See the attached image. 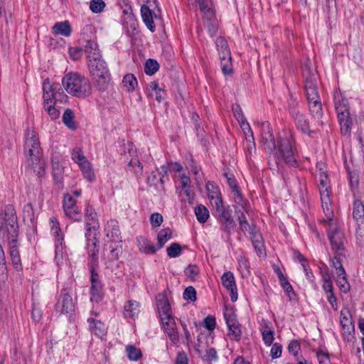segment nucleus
Masks as SVG:
<instances>
[{
	"label": "nucleus",
	"instance_id": "nucleus-1",
	"mask_svg": "<svg viewBox=\"0 0 364 364\" xmlns=\"http://www.w3.org/2000/svg\"><path fill=\"white\" fill-rule=\"evenodd\" d=\"M26 153L29 156L28 165L39 177H43L46 173V162L41 159V149L40 142L36 138V132L32 129H28L26 133L25 141Z\"/></svg>",
	"mask_w": 364,
	"mask_h": 364
},
{
	"label": "nucleus",
	"instance_id": "nucleus-2",
	"mask_svg": "<svg viewBox=\"0 0 364 364\" xmlns=\"http://www.w3.org/2000/svg\"><path fill=\"white\" fill-rule=\"evenodd\" d=\"M62 83L65 90L75 97H86L92 93V85L89 80L80 74H67L62 79Z\"/></svg>",
	"mask_w": 364,
	"mask_h": 364
},
{
	"label": "nucleus",
	"instance_id": "nucleus-3",
	"mask_svg": "<svg viewBox=\"0 0 364 364\" xmlns=\"http://www.w3.org/2000/svg\"><path fill=\"white\" fill-rule=\"evenodd\" d=\"M90 73L92 77L95 87L100 91L104 92L110 81V73L102 57L97 58L88 62Z\"/></svg>",
	"mask_w": 364,
	"mask_h": 364
},
{
	"label": "nucleus",
	"instance_id": "nucleus-4",
	"mask_svg": "<svg viewBox=\"0 0 364 364\" xmlns=\"http://www.w3.org/2000/svg\"><path fill=\"white\" fill-rule=\"evenodd\" d=\"M334 102L341 131L343 134L349 136L353 121L350 117L348 100L343 97L339 91L334 94Z\"/></svg>",
	"mask_w": 364,
	"mask_h": 364
},
{
	"label": "nucleus",
	"instance_id": "nucleus-5",
	"mask_svg": "<svg viewBox=\"0 0 364 364\" xmlns=\"http://www.w3.org/2000/svg\"><path fill=\"white\" fill-rule=\"evenodd\" d=\"M0 234L7 239L9 236L18 235L17 216L13 205H6L0 214Z\"/></svg>",
	"mask_w": 364,
	"mask_h": 364
},
{
	"label": "nucleus",
	"instance_id": "nucleus-6",
	"mask_svg": "<svg viewBox=\"0 0 364 364\" xmlns=\"http://www.w3.org/2000/svg\"><path fill=\"white\" fill-rule=\"evenodd\" d=\"M296 149L294 146L292 136L280 138L277 141V151L276 156L277 160H283L286 164L295 167L297 165L295 159Z\"/></svg>",
	"mask_w": 364,
	"mask_h": 364
},
{
	"label": "nucleus",
	"instance_id": "nucleus-7",
	"mask_svg": "<svg viewBox=\"0 0 364 364\" xmlns=\"http://www.w3.org/2000/svg\"><path fill=\"white\" fill-rule=\"evenodd\" d=\"M122 253V245L116 242H111L107 245L104 248V258L105 260L106 268L109 269L114 274L119 273V269L122 264L119 262V256Z\"/></svg>",
	"mask_w": 364,
	"mask_h": 364
},
{
	"label": "nucleus",
	"instance_id": "nucleus-8",
	"mask_svg": "<svg viewBox=\"0 0 364 364\" xmlns=\"http://www.w3.org/2000/svg\"><path fill=\"white\" fill-rule=\"evenodd\" d=\"M289 113L293 119L296 128L302 133L310 136L314 132L311 130L309 122L306 115L302 113L297 107V100L291 96L289 102Z\"/></svg>",
	"mask_w": 364,
	"mask_h": 364
},
{
	"label": "nucleus",
	"instance_id": "nucleus-9",
	"mask_svg": "<svg viewBox=\"0 0 364 364\" xmlns=\"http://www.w3.org/2000/svg\"><path fill=\"white\" fill-rule=\"evenodd\" d=\"M326 227L328 228V237L333 251H334L335 254H337L338 255H344L346 253V249L344 247L346 239L343 233L336 228L334 223L331 227L328 225H326Z\"/></svg>",
	"mask_w": 364,
	"mask_h": 364
},
{
	"label": "nucleus",
	"instance_id": "nucleus-10",
	"mask_svg": "<svg viewBox=\"0 0 364 364\" xmlns=\"http://www.w3.org/2000/svg\"><path fill=\"white\" fill-rule=\"evenodd\" d=\"M304 77V88L307 100L320 99L318 91L316 76L309 69H306L303 73Z\"/></svg>",
	"mask_w": 364,
	"mask_h": 364
},
{
	"label": "nucleus",
	"instance_id": "nucleus-11",
	"mask_svg": "<svg viewBox=\"0 0 364 364\" xmlns=\"http://www.w3.org/2000/svg\"><path fill=\"white\" fill-rule=\"evenodd\" d=\"M55 307L60 314H71L75 311V304L68 289L61 290Z\"/></svg>",
	"mask_w": 364,
	"mask_h": 364
},
{
	"label": "nucleus",
	"instance_id": "nucleus-12",
	"mask_svg": "<svg viewBox=\"0 0 364 364\" xmlns=\"http://www.w3.org/2000/svg\"><path fill=\"white\" fill-rule=\"evenodd\" d=\"M224 317L228 328V336L232 340L239 341L241 337L240 324L236 319V315L232 309L224 313Z\"/></svg>",
	"mask_w": 364,
	"mask_h": 364
},
{
	"label": "nucleus",
	"instance_id": "nucleus-13",
	"mask_svg": "<svg viewBox=\"0 0 364 364\" xmlns=\"http://www.w3.org/2000/svg\"><path fill=\"white\" fill-rule=\"evenodd\" d=\"M90 299L92 301L99 302L104 296L103 286L99 279V274L95 269H90Z\"/></svg>",
	"mask_w": 364,
	"mask_h": 364
},
{
	"label": "nucleus",
	"instance_id": "nucleus-14",
	"mask_svg": "<svg viewBox=\"0 0 364 364\" xmlns=\"http://www.w3.org/2000/svg\"><path fill=\"white\" fill-rule=\"evenodd\" d=\"M44 106L46 105L55 104L53 100L55 95L61 90V86L59 83L51 84L48 79H46L43 84Z\"/></svg>",
	"mask_w": 364,
	"mask_h": 364
},
{
	"label": "nucleus",
	"instance_id": "nucleus-15",
	"mask_svg": "<svg viewBox=\"0 0 364 364\" xmlns=\"http://www.w3.org/2000/svg\"><path fill=\"white\" fill-rule=\"evenodd\" d=\"M63 209L65 215L69 218L75 220L81 219L82 213L76 206L75 200L68 194L65 195L64 197Z\"/></svg>",
	"mask_w": 364,
	"mask_h": 364
},
{
	"label": "nucleus",
	"instance_id": "nucleus-16",
	"mask_svg": "<svg viewBox=\"0 0 364 364\" xmlns=\"http://www.w3.org/2000/svg\"><path fill=\"white\" fill-rule=\"evenodd\" d=\"M88 243H87V250H88V255L90 258V269H95V268L98 265V257L97 254L99 252V248H100V242L97 239H96L95 237H94L92 239L88 238Z\"/></svg>",
	"mask_w": 364,
	"mask_h": 364
},
{
	"label": "nucleus",
	"instance_id": "nucleus-17",
	"mask_svg": "<svg viewBox=\"0 0 364 364\" xmlns=\"http://www.w3.org/2000/svg\"><path fill=\"white\" fill-rule=\"evenodd\" d=\"M353 217L355 220L357 226L358 232L360 234L364 232V205L360 200L354 201L353 208Z\"/></svg>",
	"mask_w": 364,
	"mask_h": 364
},
{
	"label": "nucleus",
	"instance_id": "nucleus-18",
	"mask_svg": "<svg viewBox=\"0 0 364 364\" xmlns=\"http://www.w3.org/2000/svg\"><path fill=\"white\" fill-rule=\"evenodd\" d=\"M203 13V21L205 27L211 36L216 34L218 31V21L215 16V13L213 9L208 7V9L201 11Z\"/></svg>",
	"mask_w": 364,
	"mask_h": 364
},
{
	"label": "nucleus",
	"instance_id": "nucleus-19",
	"mask_svg": "<svg viewBox=\"0 0 364 364\" xmlns=\"http://www.w3.org/2000/svg\"><path fill=\"white\" fill-rule=\"evenodd\" d=\"M224 176L227 178L228 183L230 188L231 189V192L233 195V198L235 203L237 205L241 206L245 211H247L246 202L239 190V187L235 179L233 177H229L226 173H224Z\"/></svg>",
	"mask_w": 364,
	"mask_h": 364
},
{
	"label": "nucleus",
	"instance_id": "nucleus-20",
	"mask_svg": "<svg viewBox=\"0 0 364 364\" xmlns=\"http://www.w3.org/2000/svg\"><path fill=\"white\" fill-rule=\"evenodd\" d=\"M221 281L223 285L230 291L231 301H237V292L233 274L231 272H225L221 277Z\"/></svg>",
	"mask_w": 364,
	"mask_h": 364
},
{
	"label": "nucleus",
	"instance_id": "nucleus-21",
	"mask_svg": "<svg viewBox=\"0 0 364 364\" xmlns=\"http://www.w3.org/2000/svg\"><path fill=\"white\" fill-rule=\"evenodd\" d=\"M85 215L87 227V232L85 234V236L90 237L92 230L96 231L97 229L99 228V223L97 218V213L92 207L88 205L86 208Z\"/></svg>",
	"mask_w": 364,
	"mask_h": 364
},
{
	"label": "nucleus",
	"instance_id": "nucleus-22",
	"mask_svg": "<svg viewBox=\"0 0 364 364\" xmlns=\"http://www.w3.org/2000/svg\"><path fill=\"white\" fill-rule=\"evenodd\" d=\"M83 50L86 54L88 62L94 59L96 60L97 58L102 57L98 44L93 39L85 40V45L84 46Z\"/></svg>",
	"mask_w": 364,
	"mask_h": 364
},
{
	"label": "nucleus",
	"instance_id": "nucleus-23",
	"mask_svg": "<svg viewBox=\"0 0 364 364\" xmlns=\"http://www.w3.org/2000/svg\"><path fill=\"white\" fill-rule=\"evenodd\" d=\"M50 221L53 223V235L55 237V259H58L59 257H63V236L60 228L55 227V225H58V223L52 218H50Z\"/></svg>",
	"mask_w": 364,
	"mask_h": 364
},
{
	"label": "nucleus",
	"instance_id": "nucleus-24",
	"mask_svg": "<svg viewBox=\"0 0 364 364\" xmlns=\"http://www.w3.org/2000/svg\"><path fill=\"white\" fill-rule=\"evenodd\" d=\"M330 194L331 193H325L321 194V205L323 210V212L325 213L326 220H328L326 222V225L331 227L333 225V212L331 206V200H330Z\"/></svg>",
	"mask_w": 364,
	"mask_h": 364
},
{
	"label": "nucleus",
	"instance_id": "nucleus-25",
	"mask_svg": "<svg viewBox=\"0 0 364 364\" xmlns=\"http://www.w3.org/2000/svg\"><path fill=\"white\" fill-rule=\"evenodd\" d=\"M262 139L264 144L269 149H275L277 146L269 124L268 122L263 123L262 124Z\"/></svg>",
	"mask_w": 364,
	"mask_h": 364
},
{
	"label": "nucleus",
	"instance_id": "nucleus-26",
	"mask_svg": "<svg viewBox=\"0 0 364 364\" xmlns=\"http://www.w3.org/2000/svg\"><path fill=\"white\" fill-rule=\"evenodd\" d=\"M87 322L89 323V329L97 336L102 338L107 333V328L100 320L89 318Z\"/></svg>",
	"mask_w": 364,
	"mask_h": 364
},
{
	"label": "nucleus",
	"instance_id": "nucleus-27",
	"mask_svg": "<svg viewBox=\"0 0 364 364\" xmlns=\"http://www.w3.org/2000/svg\"><path fill=\"white\" fill-rule=\"evenodd\" d=\"M157 308L159 309L161 320L164 323L166 319L172 318L170 304L164 296L157 300Z\"/></svg>",
	"mask_w": 364,
	"mask_h": 364
},
{
	"label": "nucleus",
	"instance_id": "nucleus-28",
	"mask_svg": "<svg viewBox=\"0 0 364 364\" xmlns=\"http://www.w3.org/2000/svg\"><path fill=\"white\" fill-rule=\"evenodd\" d=\"M212 205L215 208V215L219 221H222L232 215V210L230 209L229 206L225 207L223 205L222 199H217L215 204Z\"/></svg>",
	"mask_w": 364,
	"mask_h": 364
},
{
	"label": "nucleus",
	"instance_id": "nucleus-29",
	"mask_svg": "<svg viewBox=\"0 0 364 364\" xmlns=\"http://www.w3.org/2000/svg\"><path fill=\"white\" fill-rule=\"evenodd\" d=\"M138 301L134 300L128 301L124 306V317L134 318L140 311Z\"/></svg>",
	"mask_w": 364,
	"mask_h": 364
},
{
	"label": "nucleus",
	"instance_id": "nucleus-30",
	"mask_svg": "<svg viewBox=\"0 0 364 364\" xmlns=\"http://www.w3.org/2000/svg\"><path fill=\"white\" fill-rule=\"evenodd\" d=\"M232 112L237 121L240 122L241 127L243 131L247 130L248 133H250V137L252 139V131L250 127V124L246 121L242 109L239 105H232Z\"/></svg>",
	"mask_w": 364,
	"mask_h": 364
},
{
	"label": "nucleus",
	"instance_id": "nucleus-31",
	"mask_svg": "<svg viewBox=\"0 0 364 364\" xmlns=\"http://www.w3.org/2000/svg\"><path fill=\"white\" fill-rule=\"evenodd\" d=\"M141 15L146 27L149 29L150 31L154 32L155 31V24L153 21L152 11L149 6L146 5H142L141 7Z\"/></svg>",
	"mask_w": 364,
	"mask_h": 364
},
{
	"label": "nucleus",
	"instance_id": "nucleus-32",
	"mask_svg": "<svg viewBox=\"0 0 364 364\" xmlns=\"http://www.w3.org/2000/svg\"><path fill=\"white\" fill-rule=\"evenodd\" d=\"M71 26L68 21L56 23L53 26V32L55 35L69 36L71 33Z\"/></svg>",
	"mask_w": 364,
	"mask_h": 364
},
{
	"label": "nucleus",
	"instance_id": "nucleus-33",
	"mask_svg": "<svg viewBox=\"0 0 364 364\" xmlns=\"http://www.w3.org/2000/svg\"><path fill=\"white\" fill-rule=\"evenodd\" d=\"M252 242L257 253L260 256L265 255V248L263 243L262 235L256 232L251 235Z\"/></svg>",
	"mask_w": 364,
	"mask_h": 364
},
{
	"label": "nucleus",
	"instance_id": "nucleus-34",
	"mask_svg": "<svg viewBox=\"0 0 364 364\" xmlns=\"http://www.w3.org/2000/svg\"><path fill=\"white\" fill-rule=\"evenodd\" d=\"M309 110L314 118L320 119L323 114L322 105L320 99L309 100Z\"/></svg>",
	"mask_w": 364,
	"mask_h": 364
},
{
	"label": "nucleus",
	"instance_id": "nucleus-35",
	"mask_svg": "<svg viewBox=\"0 0 364 364\" xmlns=\"http://www.w3.org/2000/svg\"><path fill=\"white\" fill-rule=\"evenodd\" d=\"M205 187L208 191V198L210 200L212 205L215 204L217 199H222L218 188L215 186L213 182L208 181L206 183Z\"/></svg>",
	"mask_w": 364,
	"mask_h": 364
},
{
	"label": "nucleus",
	"instance_id": "nucleus-36",
	"mask_svg": "<svg viewBox=\"0 0 364 364\" xmlns=\"http://www.w3.org/2000/svg\"><path fill=\"white\" fill-rule=\"evenodd\" d=\"M318 189L320 195L325 193H331L329 180L327 174L324 171L319 172V184Z\"/></svg>",
	"mask_w": 364,
	"mask_h": 364
},
{
	"label": "nucleus",
	"instance_id": "nucleus-37",
	"mask_svg": "<svg viewBox=\"0 0 364 364\" xmlns=\"http://www.w3.org/2000/svg\"><path fill=\"white\" fill-rule=\"evenodd\" d=\"M74 117V112L70 109H65L62 117L63 122L71 130H75L77 128Z\"/></svg>",
	"mask_w": 364,
	"mask_h": 364
},
{
	"label": "nucleus",
	"instance_id": "nucleus-38",
	"mask_svg": "<svg viewBox=\"0 0 364 364\" xmlns=\"http://www.w3.org/2000/svg\"><path fill=\"white\" fill-rule=\"evenodd\" d=\"M139 250L146 254H154L156 251L154 245L146 238L141 237L139 240Z\"/></svg>",
	"mask_w": 364,
	"mask_h": 364
},
{
	"label": "nucleus",
	"instance_id": "nucleus-39",
	"mask_svg": "<svg viewBox=\"0 0 364 364\" xmlns=\"http://www.w3.org/2000/svg\"><path fill=\"white\" fill-rule=\"evenodd\" d=\"M215 45L219 52V55L221 54L222 55H225V57H229L230 51L228 48V42L225 38L222 36L218 37L215 41Z\"/></svg>",
	"mask_w": 364,
	"mask_h": 364
},
{
	"label": "nucleus",
	"instance_id": "nucleus-40",
	"mask_svg": "<svg viewBox=\"0 0 364 364\" xmlns=\"http://www.w3.org/2000/svg\"><path fill=\"white\" fill-rule=\"evenodd\" d=\"M123 86L128 92L134 91L137 86V80L133 74H127L124 75L122 80Z\"/></svg>",
	"mask_w": 364,
	"mask_h": 364
},
{
	"label": "nucleus",
	"instance_id": "nucleus-41",
	"mask_svg": "<svg viewBox=\"0 0 364 364\" xmlns=\"http://www.w3.org/2000/svg\"><path fill=\"white\" fill-rule=\"evenodd\" d=\"M81 168V171L85 176L88 181H91L95 178V174L92 166L87 159L84 160L82 163L78 164Z\"/></svg>",
	"mask_w": 364,
	"mask_h": 364
},
{
	"label": "nucleus",
	"instance_id": "nucleus-42",
	"mask_svg": "<svg viewBox=\"0 0 364 364\" xmlns=\"http://www.w3.org/2000/svg\"><path fill=\"white\" fill-rule=\"evenodd\" d=\"M195 214L197 220L201 223H205L209 218V211L203 205H198L195 208Z\"/></svg>",
	"mask_w": 364,
	"mask_h": 364
},
{
	"label": "nucleus",
	"instance_id": "nucleus-43",
	"mask_svg": "<svg viewBox=\"0 0 364 364\" xmlns=\"http://www.w3.org/2000/svg\"><path fill=\"white\" fill-rule=\"evenodd\" d=\"M220 59L221 60V68L222 72L224 75H232V65L231 63V55L225 57L220 54Z\"/></svg>",
	"mask_w": 364,
	"mask_h": 364
},
{
	"label": "nucleus",
	"instance_id": "nucleus-44",
	"mask_svg": "<svg viewBox=\"0 0 364 364\" xmlns=\"http://www.w3.org/2000/svg\"><path fill=\"white\" fill-rule=\"evenodd\" d=\"M7 240L9 247V254L11 259L14 257H20L17 245L18 236H9Z\"/></svg>",
	"mask_w": 364,
	"mask_h": 364
},
{
	"label": "nucleus",
	"instance_id": "nucleus-45",
	"mask_svg": "<svg viewBox=\"0 0 364 364\" xmlns=\"http://www.w3.org/2000/svg\"><path fill=\"white\" fill-rule=\"evenodd\" d=\"M172 231L170 228H164L159 231L158 234V243L159 245V248H161L164 244L171 238Z\"/></svg>",
	"mask_w": 364,
	"mask_h": 364
},
{
	"label": "nucleus",
	"instance_id": "nucleus-46",
	"mask_svg": "<svg viewBox=\"0 0 364 364\" xmlns=\"http://www.w3.org/2000/svg\"><path fill=\"white\" fill-rule=\"evenodd\" d=\"M159 68V64L156 60L148 59L144 65V72L146 75H154Z\"/></svg>",
	"mask_w": 364,
	"mask_h": 364
},
{
	"label": "nucleus",
	"instance_id": "nucleus-47",
	"mask_svg": "<svg viewBox=\"0 0 364 364\" xmlns=\"http://www.w3.org/2000/svg\"><path fill=\"white\" fill-rule=\"evenodd\" d=\"M346 254L343 255V257H345ZM342 255H338L336 254L334 257L332 259V263L333 267L336 269V274H337V277H340L341 275H346V272L344 270V268L342 266V262L341 258Z\"/></svg>",
	"mask_w": 364,
	"mask_h": 364
},
{
	"label": "nucleus",
	"instance_id": "nucleus-48",
	"mask_svg": "<svg viewBox=\"0 0 364 364\" xmlns=\"http://www.w3.org/2000/svg\"><path fill=\"white\" fill-rule=\"evenodd\" d=\"M127 356L131 360H138L142 357L141 351L135 346L129 345L126 347Z\"/></svg>",
	"mask_w": 364,
	"mask_h": 364
},
{
	"label": "nucleus",
	"instance_id": "nucleus-49",
	"mask_svg": "<svg viewBox=\"0 0 364 364\" xmlns=\"http://www.w3.org/2000/svg\"><path fill=\"white\" fill-rule=\"evenodd\" d=\"M220 223L223 225L224 231L226 232L228 235L231 234L232 231L236 226V223L232 215L223 220L222 221H220Z\"/></svg>",
	"mask_w": 364,
	"mask_h": 364
},
{
	"label": "nucleus",
	"instance_id": "nucleus-50",
	"mask_svg": "<svg viewBox=\"0 0 364 364\" xmlns=\"http://www.w3.org/2000/svg\"><path fill=\"white\" fill-rule=\"evenodd\" d=\"M201 358L205 361L216 360L218 359V353L215 348H208L205 350V354L202 355L200 350H198Z\"/></svg>",
	"mask_w": 364,
	"mask_h": 364
},
{
	"label": "nucleus",
	"instance_id": "nucleus-51",
	"mask_svg": "<svg viewBox=\"0 0 364 364\" xmlns=\"http://www.w3.org/2000/svg\"><path fill=\"white\" fill-rule=\"evenodd\" d=\"M128 165L129 167H132L131 170L136 177L141 176L143 173V168L141 164L137 159H131Z\"/></svg>",
	"mask_w": 364,
	"mask_h": 364
},
{
	"label": "nucleus",
	"instance_id": "nucleus-52",
	"mask_svg": "<svg viewBox=\"0 0 364 364\" xmlns=\"http://www.w3.org/2000/svg\"><path fill=\"white\" fill-rule=\"evenodd\" d=\"M182 249L178 242L172 243L169 247H167L166 252L169 257H176L181 253Z\"/></svg>",
	"mask_w": 364,
	"mask_h": 364
},
{
	"label": "nucleus",
	"instance_id": "nucleus-53",
	"mask_svg": "<svg viewBox=\"0 0 364 364\" xmlns=\"http://www.w3.org/2000/svg\"><path fill=\"white\" fill-rule=\"evenodd\" d=\"M199 272V267L193 264L188 265L184 270L186 276L193 280H195L198 277Z\"/></svg>",
	"mask_w": 364,
	"mask_h": 364
},
{
	"label": "nucleus",
	"instance_id": "nucleus-54",
	"mask_svg": "<svg viewBox=\"0 0 364 364\" xmlns=\"http://www.w3.org/2000/svg\"><path fill=\"white\" fill-rule=\"evenodd\" d=\"M105 7V3L103 0H92L90 4V10L95 14L100 13Z\"/></svg>",
	"mask_w": 364,
	"mask_h": 364
},
{
	"label": "nucleus",
	"instance_id": "nucleus-55",
	"mask_svg": "<svg viewBox=\"0 0 364 364\" xmlns=\"http://www.w3.org/2000/svg\"><path fill=\"white\" fill-rule=\"evenodd\" d=\"M262 339L267 346H270L274 341V331L271 329L262 330Z\"/></svg>",
	"mask_w": 364,
	"mask_h": 364
},
{
	"label": "nucleus",
	"instance_id": "nucleus-56",
	"mask_svg": "<svg viewBox=\"0 0 364 364\" xmlns=\"http://www.w3.org/2000/svg\"><path fill=\"white\" fill-rule=\"evenodd\" d=\"M163 324L164 325V328H165L166 333H168V335L177 331L176 323L173 318L166 319L164 321V323H163Z\"/></svg>",
	"mask_w": 364,
	"mask_h": 364
},
{
	"label": "nucleus",
	"instance_id": "nucleus-57",
	"mask_svg": "<svg viewBox=\"0 0 364 364\" xmlns=\"http://www.w3.org/2000/svg\"><path fill=\"white\" fill-rule=\"evenodd\" d=\"M83 48L81 47H73L69 49L70 58L73 60H78L82 55Z\"/></svg>",
	"mask_w": 364,
	"mask_h": 364
},
{
	"label": "nucleus",
	"instance_id": "nucleus-58",
	"mask_svg": "<svg viewBox=\"0 0 364 364\" xmlns=\"http://www.w3.org/2000/svg\"><path fill=\"white\" fill-rule=\"evenodd\" d=\"M183 298L186 300H191V301H195L196 300V289L191 286L186 288L183 292Z\"/></svg>",
	"mask_w": 364,
	"mask_h": 364
},
{
	"label": "nucleus",
	"instance_id": "nucleus-59",
	"mask_svg": "<svg viewBox=\"0 0 364 364\" xmlns=\"http://www.w3.org/2000/svg\"><path fill=\"white\" fill-rule=\"evenodd\" d=\"M341 323L344 329H346L347 331L350 333L351 331L354 330V326L353 325L352 321L348 318L346 316H344L341 313Z\"/></svg>",
	"mask_w": 364,
	"mask_h": 364
},
{
	"label": "nucleus",
	"instance_id": "nucleus-60",
	"mask_svg": "<svg viewBox=\"0 0 364 364\" xmlns=\"http://www.w3.org/2000/svg\"><path fill=\"white\" fill-rule=\"evenodd\" d=\"M44 107L52 119H56L59 117L60 112L54 107V104L46 105Z\"/></svg>",
	"mask_w": 364,
	"mask_h": 364
},
{
	"label": "nucleus",
	"instance_id": "nucleus-61",
	"mask_svg": "<svg viewBox=\"0 0 364 364\" xmlns=\"http://www.w3.org/2000/svg\"><path fill=\"white\" fill-rule=\"evenodd\" d=\"M72 159L78 164L86 160V157L83 155L82 150L79 148H75L72 152Z\"/></svg>",
	"mask_w": 364,
	"mask_h": 364
},
{
	"label": "nucleus",
	"instance_id": "nucleus-62",
	"mask_svg": "<svg viewBox=\"0 0 364 364\" xmlns=\"http://www.w3.org/2000/svg\"><path fill=\"white\" fill-rule=\"evenodd\" d=\"M337 283L340 287V289L344 293H347L349 291L350 286L346 279L345 275L338 277Z\"/></svg>",
	"mask_w": 364,
	"mask_h": 364
},
{
	"label": "nucleus",
	"instance_id": "nucleus-63",
	"mask_svg": "<svg viewBox=\"0 0 364 364\" xmlns=\"http://www.w3.org/2000/svg\"><path fill=\"white\" fill-rule=\"evenodd\" d=\"M203 323L205 328L209 331H213L216 325L215 318L211 315H208L204 318Z\"/></svg>",
	"mask_w": 364,
	"mask_h": 364
},
{
	"label": "nucleus",
	"instance_id": "nucleus-64",
	"mask_svg": "<svg viewBox=\"0 0 364 364\" xmlns=\"http://www.w3.org/2000/svg\"><path fill=\"white\" fill-rule=\"evenodd\" d=\"M150 221L153 227H159L163 222V216L158 213H154L151 215Z\"/></svg>",
	"mask_w": 364,
	"mask_h": 364
}]
</instances>
